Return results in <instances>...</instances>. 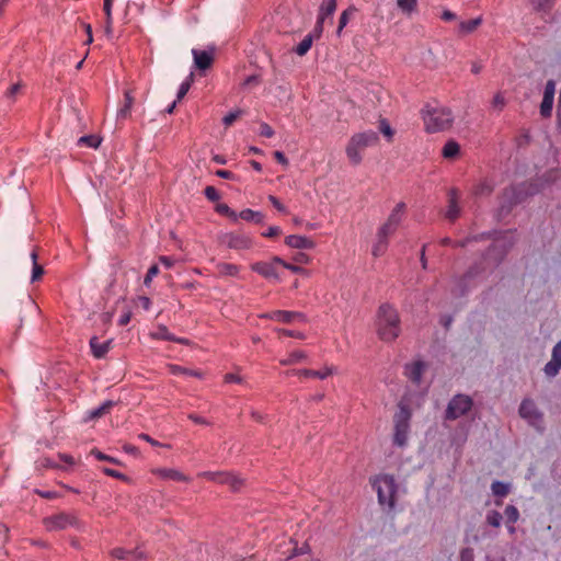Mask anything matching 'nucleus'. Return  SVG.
Instances as JSON below:
<instances>
[{
    "mask_svg": "<svg viewBox=\"0 0 561 561\" xmlns=\"http://www.w3.org/2000/svg\"><path fill=\"white\" fill-rule=\"evenodd\" d=\"M411 411L408 405L400 403L398 411L393 416V435L392 443L399 448L408 445L410 434Z\"/></svg>",
    "mask_w": 561,
    "mask_h": 561,
    "instance_id": "20e7f679",
    "label": "nucleus"
},
{
    "mask_svg": "<svg viewBox=\"0 0 561 561\" xmlns=\"http://www.w3.org/2000/svg\"><path fill=\"white\" fill-rule=\"evenodd\" d=\"M379 136L374 130H365L354 134L345 148L346 156L352 164L358 165L363 156L362 152L368 147H374L378 144Z\"/></svg>",
    "mask_w": 561,
    "mask_h": 561,
    "instance_id": "f03ea898",
    "label": "nucleus"
},
{
    "mask_svg": "<svg viewBox=\"0 0 561 561\" xmlns=\"http://www.w3.org/2000/svg\"><path fill=\"white\" fill-rule=\"evenodd\" d=\"M242 112L240 110L232 111L224 116L222 123L225 126H230L240 115Z\"/></svg>",
    "mask_w": 561,
    "mask_h": 561,
    "instance_id": "603ef678",
    "label": "nucleus"
},
{
    "mask_svg": "<svg viewBox=\"0 0 561 561\" xmlns=\"http://www.w3.org/2000/svg\"><path fill=\"white\" fill-rule=\"evenodd\" d=\"M222 472L224 471H203V472H199L197 476L201 478H205L209 481L220 483L221 478H222Z\"/></svg>",
    "mask_w": 561,
    "mask_h": 561,
    "instance_id": "49530a36",
    "label": "nucleus"
},
{
    "mask_svg": "<svg viewBox=\"0 0 561 561\" xmlns=\"http://www.w3.org/2000/svg\"><path fill=\"white\" fill-rule=\"evenodd\" d=\"M282 232L280 228L277 226H271L265 232L262 233L265 238H274L279 236Z\"/></svg>",
    "mask_w": 561,
    "mask_h": 561,
    "instance_id": "0e129e2a",
    "label": "nucleus"
},
{
    "mask_svg": "<svg viewBox=\"0 0 561 561\" xmlns=\"http://www.w3.org/2000/svg\"><path fill=\"white\" fill-rule=\"evenodd\" d=\"M473 400L471 397L462 393L455 394L447 404L445 410V420L454 421L471 411Z\"/></svg>",
    "mask_w": 561,
    "mask_h": 561,
    "instance_id": "0eeeda50",
    "label": "nucleus"
},
{
    "mask_svg": "<svg viewBox=\"0 0 561 561\" xmlns=\"http://www.w3.org/2000/svg\"><path fill=\"white\" fill-rule=\"evenodd\" d=\"M424 369L425 364L423 362H414L405 365L404 374L412 382L419 385L422 380Z\"/></svg>",
    "mask_w": 561,
    "mask_h": 561,
    "instance_id": "6ab92c4d",
    "label": "nucleus"
},
{
    "mask_svg": "<svg viewBox=\"0 0 561 561\" xmlns=\"http://www.w3.org/2000/svg\"><path fill=\"white\" fill-rule=\"evenodd\" d=\"M37 252L33 250L31 252V260H32V274H31V283H35L39 280L44 274V267L37 263Z\"/></svg>",
    "mask_w": 561,
    "mask_h": 561,
    "instance_id": "473e14b6",
    "label": "nucleus"
},
{
    "mask_svg": "<svg viewBox=\"0 0 561 561\" xmlns=\"http://www.w3.org/2000/svg\"><path fill=\"white\" fill-rule=\"evenodd\" d=\"M310 552V547L308 543H304L300 548H295L293 550V552L288 556V559L293 558V557H297V556H301V554H306V553H309Z\"/></svg>",
    "mask_w": 561,
    "mask_h": 561,
    "instance_id": "e2e57ef3",
    "label": "nucleus"
},
{
    "mask_svg": "<svg viewBox=\"0 0 561 561\" xmlns=\"http://www.w3.org/2000/svg\"><path fill=\"white\" fill-rule=\"evenodd\" d=\"M554 0H536V9L540 11L548 10Z\"/></svg>",
    "mask_w": 561,
    "mask_h": 561,
    "instance_id": "69168bd1",
    "label": "nucleus"
},
{
    "mask_svg": "<svg viewBox=\"0 0 561 561\" xmlns=\"http://www.w3.org/2000/svg\"><path fill=\"white\" fill-rule=\"evenodd\" d=\"M423 121L428 133H438L451 126L454 116L447 107H427L423 112Z\"/></svg>",
    "mask_w": 561,
    "mask_h": 561,
    "instance_id": "39448f33",
    "label": "nucleus"
},
{
    "mask_svg": "<svg viewBox=\"0 0 561 561\" xmlns=\"http://www.w3.org/2000/svg\"><path fill=\"white\" fill-rule=\"evenodd\" d=\"M492 105L494 108L502 111L505 106V98L502 93H496L492 100Z\"/></svg>",
    "mask_w": 561,
    "mask_h": 561,
    "instance_id": "4d7b16f0",
    "label": "nucleus"
},
{
    "mask_svg": "<svg viewBox=\"0 0 561 561\" xmlns=\"http://www.w3.org/2000/svg\"><path fill=\"white\" fill-rule=\"evenodd\" d=\"M101 144V140L99 137L89 135V136H82L78 140L79 146H87L90 148H98Z\"/></svg>",
    "mask_w": 561,
    "mask_h": 561,
    "instance_id": "79ce46f5",
    "label": "nucleus"
},
{
    "mask_svg": "<svg viewBox=\"0 0 561 561\" xmlns=\"http://www.w3.org/2000/svg\"><path fill=\"white\" fill-rule=\"evenodd\" d=\"M336 10V0H327L320 8L318 13L317 23L314 25V33L317 37H320L323 31L324 21L331 18Z\"/></svg>",
    "mask_w": 561,
    "mask_h": 561,
    "instance_id": "ddd939ff",
    "label": "nucleus"
},
{
    "mask_svg": "<svg viewBox=\"0 0 561 561\" xmlns=\"http://www.w3.org/2000/svg\"><path fill=\"white\" fill-rule=\"evenodd\" d=\"M268 201L272 203V205L279 211L286 213V207L279 202L277 197L274 195L268 196Z\"/></svg>",
    "mask_w": 561,
    "mask_h": 561,
    "instance_id": "338daca9",
    "label": "nucleus"
},
{
    "mask_svg": "<svg viewBox=\"0 0 561 561\" xmlns=\"http://www.w3.org/2000/svg\"><path fill=\"white\" fill-rule=\"evenodd\" d=\"M193 82V73H191L181 84H180V88L178 90V94H176V101H180L182 100L186 93L188 92L190 88H191V84Z\"/></svg>",
    "mask_w": 561,
    "mask_h": 561,
    "instance_id": "a18cd8bd",
    "label": "nucleus"
},
{
    "mask_svg": "<svg viewBox=\"0 0 561 561\" xmlns=\"http://www.w3.org/2000/svg\"><path fill=\"white\" fill-rule=\"evenodd\" d=\"M316 38H318V37L316 36V33L313 30L311 33H309L308 35L305 36V38L296 46L294 51L298 56H305L311 48L312 43Z\"/></svg>",
    "mask_w": 561,
    "mask_h": 561,
    "instance_id": "bb28decb",
    "label": "nucleus"
},
{
    "mask_svg": "<svg viewBox=\"0 0 561 561\" xmlns=\"http://www.w3.org/2000/svg\"><path fill=\"white\" fill-rule=\"evenodd\" d=\"M275 262L279 263L280 266H283L286 270H289L293 273H302L304 272L302 267H300L298 265H294V264L287 263V262H285L284 260H282L278 256H275Z\"/></svg>",
    "mask_w": 561,
    "mask_h": 561,
    "instance_id": "8fccbe9b",
    "label": "nucleus"
},
{
    "mask_svg": "<svg viewBox=\"0 0 561 561\" xmlns=\"http://www.w3.org/2000/svg\"><path fill=\"white\" fill-rule=\"evenodd\" d=\"M279 263L275 262V256L270 262H256L251 265V270L267 279L280 280L278 274Z\"/></svg>",
    "mask_w": 561,
    "mask_h": 561,
    "instance_id": "f8f14e48",
    "label": "nucleus"
},
{
    "mask_svg": "<svg viewBox=\"0 0 561 561\" xmlns=\"http://www.w3.org/2000/svg\"><path fill=\"white\" fill-rule=\"evenodd\" d=\"M215 210L218 214L228 217L232 222H234V224L237 222V211L231 209L227 204H224V203L217 204L215 207Z\"/></svg>",
    "mask_w": 561,
    "mask_h": 561,
    "instance_id": "4c0bfd02",
    "label": "nucleus"
},
{
    "mask_svg": "<svg viewBox=\"0 0 561 561\" xmlns=\"http://www.w3.org/2000/svg\"><path fill=\"white\" fill-rule=\"evenodd\" d=\"M356 12H357L356 7L350 5L347 9H345L341 13L340 19H339V26L336 30L337 36H341L343 28L347 25V23L355 15Z\"/></svg>",
    "mask_w": 561,
    "mask_h": 561,
    "instance_id": "c756f323",
    "label": "nucleus"
},
{
    "mask_svg": "<svg viewBox=\"0 0 561 561\" xmlns=\"http://www.w3.org/2000/svg\"><path fill=\"white\" fill-rule=\"evenodd\" d=\"M506 524L515 525L519 518V512L516 506L507 505L504 511Z\"/></svg>",
    "mask_w": 561,
    "mask_h": 561,
    "instance_id": "58836bf2",
    "label": "nucleus"
},
{
    "mask_svg": "<svg viewBox=\"0 0 561 561\" xmlns=\"http://www.w3.org/2000/svg\"><path fill=\"white\" fill-rule=\"evenodd\" d=\"M554 93H556V82L553 80H549L546 83L543 96L554 99Z\"/></svg>",
    "mask_w": 561,
    "mask_h": 561,
    "instance_id": "13d9d810",
    "label": "nucleus"
},
{
    "mask_svg": "<svg viewBox=\"0 0 561 561\" xmlns=\"http://www.w3.org/2000/svg\"><path fill=\"white\" fill-rule=\"evenodd\" d=\"M308 358V355L304 351H294L289 353L286 357L279 359V364L283 366L295 365L305 362Z\"/></svg>",
    "mask_w": 561,
    "mask_h": 561,
    "instance_id": "a878e982",
    "label": "nucleus"
},
{
    "mask_svg": "<svg viewBox=\"0 0 561 561\" xmlns=\"http://www.w3.org/2000/svg\"><path fill=\"white\" fill-rule=\"evenodd\" d=\"M43 524L48 531L62 530L70 526L79 527L80 523L76 515L68 513H59L53 516L45 517Z\"/></svg>",
    "mask_w": 561,
    "mask_h": 561,
    "instance_id": "1a4fd4ad",
    "label": "nucleus"
},
{
    "mask_svg": "<svg viewBox=\"0 0 561 561\" xmlns=\"http://www.w3.org/2000/svg\"><path fill=\"white\" fill-rule=\"evenodd\" d=\"M397 5L404 14L411 15L416 10L417 0H397Z\"/></svg>",
    "mask_w": 561,
    "mask_h": 561,
    "instance_id": "e433bc0d",
    "label": "nucleus"
},
{
    "mask_svg": "<svg viewBox=\"0 0 561 561\" xmlns=\"http://www.w3.org/2000/svg\"><path fill=\"white\" fill-rule=\"evenodd\" d=\"M492 191H493L492 185L488 181H484V182H481L476 187L474 194L478 195V196H484V195L491 194Z\"/></svg>",
    "mask_w": 561,
    "mask_h": 561,
    "instance_id": "de8ad7c7",
    "label": "nucleus"
},
{
    "mask_svg": "<svg viewBox=\"0 0 561 561\" xmlns=\"http://www.w3.org/2000/svg\"><path fill=\"white\" fill-rule=\"evenodd\" d=\"M379 130L386 137L388 142H391L394 136V130L390 126L389 122L386 118H381L379 121Z\"/></svg>",
    "mask_w": 561,
    "mask_h": 561,
    "instance_id": "ea45409f",
    "label": "nucleus"
},
{
    "mask_svg": "<svg viewBox=\"0 0 561 561\" xmlns=\"http://www.w3.org/2000/svg\"><path fill=\"white\" fill-rule=\"evenodd\" d=\"M170 374L174 376L183 375L196 378H203V374L199 370L188 369L179 365L170 364L168 366Z\"/></svg>",
    "mask_w": 561,
    "mask_h": 561,
    "instance_id": "2f4dec72",
    "label": "nucleus"
},
{
    "mask_svg": "<svg viewBox=\"0 0 561 561\" xmlns=\"http://www.w3.org/2000/svg\"><path fill=\"white\" fill-rule=\"evenodd\" d=\"M218 275L221 277H238L240 273V266L232 263L219 262L216 264Z\"/></svg>",
    "mask_w": 561,
    "mask_h": 561,
    "instance_id": "b1692460",
    "label": "nucleus"
},
{
    "mask_svg": "<svg viewBox=\"0 0 561 561\" xmlns=\"http://www.w3.org/2000/svg\"><path fill=\"white\" fill-rule=\"evenodd\" d=\"M150 336L154 340L171 341L175 340V335L172 334L165 325H159L156 331L150 333Z\"/></svg>",
    "mask_w": 561,
    "mask_h": 561,
    "instance_id": "f704fd0d",
    "label": "nucleus"
},
{
    "mask_svg": "<svg viewBox=\"0 0 561 561\" xmlns=\"http://www.w3.org/2000/svg\"><path fill=\"white\" fill-rule=\"evenodd\" d=\"M111 344H112V340L101 343V342H99V339L96 336H93L90 340V347H91L92 354L95 358H103L110 351Z\"/></svg>",
    "mask_w": 561,
    "mask_h": 561,
    "instance_id": "5701e85b",
    "label": "nucleus"
},
{
    "mask_svg": "<svg viewBox=\"0 0 561 561\" xmlns=\"http://www.w3.org/2000/svg\"><path fill=\"white\" fill-rule=\"evenodd\" d=\"M192 55L194 58L195 67L199 70H206L213 65L215 49L213 47L205 50L194 48L192 49Z\"/></svg>",
    "mask_w": 561,
    "mask_h": 561,
    "instance_id": "4468645a",
    "label": "nucleus"
},
{
    "mask_svg": "<svg viewBox=\"0 0 561 561\" xmlns=\"http://www.w3.org/2000/svg\"><path fill=\"white\" fill-rule=\"evenodd\" d=\"M113 405H114V402L111 400L103 402L100 407L89 411V419L92 420V419L101 417L102 415L107 413Z\"/></svg>",
    "mask_w": 561,
    "mask_h": 561,
    "instance_id": "c9c22d12",
    "label": "nucleus"
},
{
    "mask_svg": "<svg viewBox=\"0 0 561 561\" xmlns=\"http://www.w3.org/2000/svg\"><path fill=\"white\" fill-rule=\"evenodd\" d=\"M491 489L493 494L500 497L506 496L510 492L508 484L501 481H494L491 485Z\"/></svg>",
    "mask_w": 561,
    "mask_h": 561,
    "instance_id": "a19ab883",
    "label": "nucleus"
},
{
    "mask_svg": "<svg viewBox=\"0 0 561 561\" xmlns=\"http://www.w3.org/2000/svg\"><path fill=\"white\" fill-rule=\"evenodd\" d=\"M58 458L60 459V461H62L65 465L64 466H59V465H56V467H59L64 470L68 469V468H71L76 465V460L75 458L71 456V455H68V454H58Z\"/></svg>",
    "mask_w": 561,
    "mask_h": 561,
    "instance_id": "09e8293b",
    "label": "nucleus"
},
{
    "mask_svg": "<svg viewBox=\"0 0 561 561\" xmlns=\"http://www.w3.org/2000/svg\"><path fill=\"white\" fill-rule=\"evenodd\" d=\"M262 319L275 320L283 323L302 322L306 323L308 318L299 311L275 310L260 316Z\"/></svg>",
    "mask_w": 561,
    "mask_h": 561,
    "instance_id": "9d476101",
    "label": "nucleus"
},
{
    "mask_svg": "<svg viewBox=\"0 0 561 561\" xmlns=\"http://www.w3.org/2000/svg\"><path fill=\"white\" fill-rule=\"evenodd\" d=\"M91 454H92L96 459H99V460H104V461H110V462H113V463H118V461H117L115 458H113V457H111V456H107V455H105V454L101 453V451H100V450H98V449H93V450L91 451Z\"/></svg>",
    "mask_w": 561,
    "mask_h": 561,
    "instance_id": "bf43d9fd",
    "label": "nucleus"
},
{
    "mask_svg": "<svg viewBox=\"0 0 561 561\" xmlns=\"http://www.w3.org/2000/svg\"><path fill=\"white\" fill-rule=\"evenodd\" d=\"M460 147L458 142L449 140L445 144L442 150V154L446 159H453L458 156Z\"/></svg>",
    "mask_w": 561,
    "mask_h": 561,
    "instance_id": "72a5a7b5",
    "label": "nucleus"
},
{
    "mask_svg": "<svg viewBox=\"0 0 561 561\" xmlns=\"http://www.w3.org/2000/svg\"><path fill=\"white\" fill-rule=\"evenodd\" d=\"M112 3H113V0H104V4H103V10L105 12V15H106V24H107V28L106 31L110 32V26H111V22H112Z\"/></svg>",
    "mask_w": 561,
    "mask_h": 561,
    "instance_id": "3c124183",
    "label": "nucleus"
},
{
    "mask_svg": "<svg viewBox=\"0 0 561 561\" xmlns=\"http://www.w3.org/2000/svg\"><path fill=\"white\" fill-rule=\"evenodd\" d=\"M448 206L446 210V218L454 221L459 217L460 207L458 205V192L455 188H451L448 193Z\"/></svg>",
    "mask_w": 561,
    "mask_h": 561,
    "instance_id": "aec40b11",
    "label": "nucleus"
},
{
    "mask_svg": "<svg viewBox=\"0 0 561 561\" xmlns=\"http://www.w3.org/2000/svg\"><path fill=\"white\" fill-rule=\"evenodd\" d=\"M486 523L492 526V527H500L501 526V523H502V519H503V516L500 512L497 511H490L488 512L486 514Z\"/></svg>",
    "mask_w": 561,
    "mask_h": 561,
    "instance_id": "c03bdc74",
    "label": "nucleus"
},
{
    "mask_svg": "<svg viewBox=\"0 0 561 561\" xmlns=\"http://www.w3.org/2000/svg\"><path fill=\"white\" fill-rule=\"evenodd\" d=\"M335 373H336V369L333 366H325V367H323L322 369H319V370L300 369L298 371L299 377H305V378L312 377V378H319V379H325V378H328L329 376H331V375H333Z\"/></svg>",
    "mask_w": 561,
    "mask_h": 561,
    "instance_id": "4be33fe9",
    "label": "nucleus"
},
{
    "mask_svg": "<svg viewBox=\"0 0 561 561\" xmlns=\"http://www.w3.org/2000/svg\"><path fill=\"white\" fill-rule=\"evenodd\" d=\"M275 331L280 334H284L286 336L295 337V339H299V340H304L306 337V335L300 331H293V330H286V329H276Z\"/></svg>",
    "mask_w": 561,
    "mask_h": 561,
    "instance_id": "5fc2aeb1",
    "label": "nucleus"
},
{
    "mask_svg": "<svg viewBox=\"0 0 561 561\" xmlns=\"http://www.w3.org/2000/svg\"><path fill=\"white\" fill-rule=\"evenodd\" d=\"M220 484H227L232 490L237 491L243 484V480L232 472L224 471Z\"/></svg>",
    "mask_w": 561,
    "mask_h": 561,
    "instance_id": "7c9ffc66",
    "label": "nucleus"
},
{
    "mask_svg": "<svg viewBox=\"0 0 561 561\" xmlns=\"http://www.w3.org/2000/svg\"><path fill=\"white\" fill-rule=\"evenodd\" d=\"M374 490L377 492L378 502L382 507L392 510L396 505L398 485L393 476L378 474L370 480Z\"/></svg>",
    "mask_w": 561,
    "mask_h": 561,
    "instance_id": "7ed1b4c3",
    "label": "nucleus"
},
{
    "mask_svg": "<svg viewBox=\"0 0 561 561\" xmlns=\"http://www.w3.org/2000/svg\"><path fill=\"white\" fill-rule=\"evenodd\" d=\"M554 99L543 96L540 104V114L542 117H550Z\"/></svg>",
    "mask_w": 561,
    "mask_h": 561,
    "instance_id": "37998d69",
    "label": "nucleus"
},
{
    "mask_svg": "<svg viewBox=\"0 0 561 561\" xmlns=\"http://www.w3.org/2000/svg\"><path fill=\"white\" fill-rule=\"evenodd\" d=\"M158 273H159V267L157 265L150 266L145 276L144 284L146 286H149L151 280L153 279V277H156L158 275Z\"/></svg>",
    "mask_w": 561,
    "mask_h": 561,
    "instance_id": "6e6d98bb",
    "label": "nucleus"
},
{
    "mask_svg": "<svg viewBox=\"0 0 561 561\" xmlns=\"http://www.w3.org/2000/svg\"><path fill=\"white\" fill-rule=\"evenodd\" d=\"M103 472L106 476H108V477H113V478H116V479H119V480H123V481H127L128 480V478L124 473H122L119 471H116L114 469L104 468Z\"/></svg>",
    "mask_w": 561,
    "mask_h": 561,
    "instance_id": "052dcab7",
    "label": "nucleus"
},
{
    "mask_svg": "<svg viewBox=\"0 0 561 561\" xmlns=\"http://www.w3.org/2000/svg\"><path fill=\"white\" fill-rule=\"evenodd\" d=\"M111 556L117 560L126 561H142L146 559L145 552L140 548L134 550H126L124 548H114Z\"/></svg>",
    "mask_w": 561,
    "mask_h": 561,
    "instance_id": "f3484780",
    "label": "nucleus"
},
{
    "mask_svg": "<svg viewBox=\"0 0 561 561\" xmlns=\"http://www.w3.org/2000/svg\"><path fill=\"white\" fill-rule=\"evenodd\" d=\"M400 323L399 313L392 305L385 302L379 306L376 314V330L382 341H394L401 332Z\"/></svg>",
    "mask_w": 561,
    "mask_h": 561,
    "instance_id": "f257e3e1",
    "label": "nucleus"
},
{
    "mask_svg": "<svg viewBox=\"0 0 561 561\" xmlns=\"http://www.w3.org/2000/svg\"><path fill=\"white\" fill-rule=\"evenodd\" d=\"M561 369V340L553 346L551 359L545 366V373L549 377H554Z\"/></svg>",
    "mask_w": 561,
    "mask_h": 561,
    "instance_id": "dca6fc26",
    "label": "nucleus"
},
{
    "mask_svg": "<svg viewBox=\"0 0 561 561\" xmlns=\"http://www.w3.org/2000/svg\"><path fill=\"white\" fill-rule=\"evenodd\" d=\"M390 240L378 232L375 234V239L371 245V255L374 257H380L386 254L389 248Z\"/></svg>",
    "mask_w": 561,
    "mask_h": 561,
    "instance_id": "412c9836",
    "label": "nucleus"
},
{
    "mask_svg": "<svg viewBox=\"0 0 561 561\" xmlns=\"http://www.w3.org/2000/svg\"><path fill=\"white\" fill-rule=\"evenodd\" d=\"M221 243L233 250H248L253 247V240L250 236L243 233H225L221 237Z\"/></svg>",
    "mask_w": 561,
    "mask_h": 561,
    "instance_id": "9b49d317",
    "label": "nucleus"
},
{
    "mask_svg": "<svg viewBox=\"0 0 561 561\" xmlns=\"http://www.w3.org/2000/svg\"><path fill=\"white\" fill-rule=\"evenodd\" d=\"M260 134L263 137L271 138L274 136L275 133L274 129L267 123H262L260 126Z\"/></svg>",
    "mask_w": 561,
    "mask_h": 561,
    "instance_id": "680f3d73",
    "label": "nucleus"
},
{
    "mask_svg": "<svg viewBox=\"0 0 561 561\" xmlns=\"http://www.w3.org/2000/svg\"><path fill=\"white\" fill-rule=\"evenodd\" d=\"M518 413L519 416L530 426L535 427L539 432L543 431V414L537 408L534 400L528 398L524 399L519 405Z\"/></svg>",
    "mask_w": 561,
    "mask_h": 561,
    "instance_id": "6e6552de",
    "label": "nucleus"
},
{
    "mask_svg": "<svg viewBox=\"0 0 561 561\" xmlns=\"http://www.w3.org/2000/svg\"><path fill=\"white\" fill-rule=\"evenodd\" d=\"M134 98L130 91L124 93V105L117 111V119H126L130 115Z\"/></svg>",
    "mask_w": 561,
    "mask_h": 561,
    "instance_id": "c85d7f7f",
    "label": "nucleus"
},
{
    "mask_svg": "<svg viewBox=\"0 0 561 561\" xmlns=\"http://www.w3.org/2000/svg\"><path fill=\"white\" fill-rule=\"evenodd\" d=\"M152 474L162 480H172L178 482H190L191 478L175 468H154L151 470Z\"/></svg>",
    "mask_w": 561,
    "mask_h": 561,
    "instance_id": "2eb2a0df",
    "label": "nucleus"
},
{
    "mask_svg": "<svg viewBox=\"0 0 561 561\" xmlns=\"http://www.w3.org/2000/svg\"><path fill=\"white\" fill-rule=\"evenodd\" d=\"M407 205L404 202H399L388 215L386 221L381 224L377 231L379 234L390 238L397 232L400 225L405 217Z\"/></svg>",
    "mask_w": 561,
    "mask_h": 561,
    "instance_id": "423d86ee",
    "label": "nucleus"
},
{
    "mask_svg": "<svg viewBox=\"0 0 561 561\" xmlns=\"http://www.w3.org/2000/svg\"><path fill=\"white\" fill-rule=\"evenodd\" d=\"M461 561H473V551L472 549L466 548L461 551Z\"/></svg>",
    "mask_w": 561,
    "mask_h": 561,
    "instance_id": "774afa93",
    "label": "nucleus"
},
{
    "mask_svg": "<svg viewBox=\"0 0 561 561\" xmlns=\"http://www.w3.org/2000/svg\"><path fill=\"white\" fill-rule=\"evenodd\" d=\"M285 243L294 249H313L316 247V242L312 239L300 234L287 236Z\"/></svg>",
    "mask_w": 561,
    "mask_h": 561,
    "instance_id": "a211bd4d",
    "label": "nucleus"
},
{
    "mask_svg": "<svg viewBox=\"0 0 561 561\" xmlns=\"http://www.w3.org/2000/svg\"><path fill=\"white\" fill-rule=\"evenodd\" d=\"M239 219L262 224L264 216L261 211H256V210L247 208V209L241 210L240 213H237V221Z\"/></svg>",
    "mask_w": 561,
    "mask_h": 561,
    "instance_id": "cd10ccee",
    "label": "nucleus"
},
{
    "mask_svg": "<svg viewBox=\"0 0 561 561\" xmlns=\"http://www.w3.org/2000/svg\"><path fill=\"white\" fill-rule=\"evenodd\" d=\"M204 194L210 202H217L220 198L218 191L214 186H206Z\"/></svg>",
    "mask_w": 561,
    "mask_h": 561,
    "instance_id": "864d4df0",
    "label": "nucleus"
},
{
    "mask_svg": "<svg viewBox=\"0 0 561 561\" xmlns=\"http://www.w3.org/2000/svg\"><path fill=\"white\" fill-rule=\"evenodd\" d=\"M482 24V18L478 16L469 21H461L458 24V33L460 35H467L474 32Z\"/></svg>",
    "mask_w": 561,
    "mask_h": 561,
    "instance_id": "393cba45",
    "label": "nucleus"
}]
</instances>
